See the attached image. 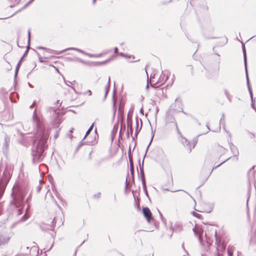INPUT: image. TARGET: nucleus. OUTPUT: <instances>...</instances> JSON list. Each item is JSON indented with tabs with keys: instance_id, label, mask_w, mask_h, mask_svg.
<instances>
[{
	"instance_id": "31",
	"label": "nucleus",
	"mask_w": 256,
	"mask_h": 256,
	"mask_svg": "<svg viewBox=\"0 0 256 256\" xmlns=\"http://www.w3.org/2000/svg\"><path fill=\"white\" fill-rule=\"evenodd\" d=\"M34 0H30L22 8V10L25 8L26 7H27Z\"/></svg>"
},
{
	"instance_id": "43",
	"label": "nucleus",
	"mask_w": 256,
	"mask_h": 256,
	"mask_svg": "<svg viewBox=\"0 0 256 256\" xmlns=\"http://www.w3.org/2000/svg\"><path fill=\"white\" fill-rule=\"evenodd\" d=\"M9 240V238H4V242H2L3 244L5 243V242H7L8 241V240Z\"/></svg>"
},
{
	"instance_id": "40",
	"label": "nucleus",
	"mask_w": 256,
	"mask_h": 256,
	"mask_svg": "<svg viewBox=\"0 0 256 256\" xmlns=\"http://www.w3.org/2000/svg\"><path fill=\"white\" fill-rule=\"evenodd\" d=\"M36 105V101H34L33 104L30 106V108H32L35 106Z\"/></svg>"
},
{
	"instance_id": "35",
	"label": "nucleus",
	"mask_w": 256,
	"mask_h": 256,
	"mask_svg": "<svg viewBox=\"0 0 256 256\" xmlns=\"http://www.w3.org/2000/svg\"><path fill=\"white\" fill-rule=\"evenodd\" d=\"M28 45H30V30L28 32Z\"/></svg>"
},
{
	"instance_id": "33",
	"label": "nucleus",
	"mask_w": 256,
	"mask_h": 256,
	"mask_svg": "<svg viewBox=\"0 0 256 256\" xmlns=\"http://www.w3.org/2000/svg\"><path fill=\"white\" fill-rule=\"evenodd\" d=\"M105 160V158H102L100 159L98 161V164H100L101 163H102L103 162H104Z\"/></svg>"
},
{
	"instance_id": "59",
	"label": "nucleus",
	"mask_w": 256,
	"mask_h": 256,
	"mask_svg": "<svg viewBox=\"0 0 256 256\" xmlns=\"http://www.w3.org/2000/svg\"><path fill=\"white\" fill-rule=\"evenodd\" d=\"M56 104H60V100H58L56 101Z\"/></svg>"
},
{
	"instance_id": "12",
	"label": "nucleus",
	"mask_w": 256,
	"mask_h": 256,
	"mask_svg": "<svg viewBox=\"0 0 256 256\" xmlns=\"http://www.w3.org/2000/svg\"><path fill=\"white\" fill-rule=\"evenodd\" d=\"M229 146L230 150L232 154H233V156H238L239 154V152L237 147L234 145L233 144H232V142L229 143Z\"/></svg>"
},
{
	"instance_id": "16",
	"label": "nucleus",
	"mask_w": 256,
	"mask_h": 256,
	"mask_svg": "<svg viewBox=\"0 0 256 256\" xmlns=\"http://www.w3.org/2000/svg\"><path fill=\"white\" fill-rule=\"evenodd\" d=\"M218 151L220 153L221 155L225 154L226 151V150L220 146H218L217 148Z\"/></svg>"
},
{
	"instance_id": "7",
	"label": "nucleus",
	"mask_w": 256,
	"mask_h": 256,
	"mask_svg": "<svg viewBox=\"0 0 256 256\" xmlns=\"http://www.w3.org/2000/svg\"><path fill=\"white\" fill-rule=\"evenodd\" d=\"M142 213L147 220L150 222L152 219V212L147 207H144L142 208Z\"/></svg>"
},
{
	"instance_id": "15",
	"label": "nucleus",
	"mask_w": 256,
	"mask_h": 256,
	"mask_svg": "<svg viewBox=\"0 0 256 256\" xmlns=\"http://www.w3.org/2000/svg\"><path fill=\"white\" fill-rule=\"evenodd\" d=\"M129 160L130 163V170L131 174L132 176V178H134V168L133 166V163H132V158L131 156L129 155Z\"/></svg>"
},
{
	"instance_id": "46",
	"label": "nucleus",
	"mask_w": 256,
	"mask_h": 256,
	"mask_svg": "<svg viewBox=\"0 0 256 256\" xmlns=\"http://www.w3.org/2000/svg\"><path fill=\"white\" fill-rule=\"evenodd\" d=\"M38 56L39 58V60L40 62H42V58L40 56V54L38 53Z\"/></svg>"
},
{
	"instance_id": "2",
	"label": "nucleus",
	"mask_w": 256,
	"mask_h": 256,
	"mask_svg": "<svg viewBox=\"0 0 256 256\" xmlns=\"http://www.w3.org/2000/svg\"><path fill=\"white\" fill-rule=\"evenodd\" d=\"M168 74L170 75V73H168V72L167 74H166L162 72V73L158 80L156 78V74H154L153 76L151 75L150 76V82L151 86L154 88H158L161 85L164 84L168 78Z\"/></svg>"
},
{
	"instance_id": "63",
	"label": "nucleus",
	"mask_w": 256,
	"mask_h": 256,
	"mask_svg": "<svg viewBox=\"0 0 256 256\" xmlns=\"http://www.w3.org/2000/svg\"><path fill=\"white\" fill-rule=\"evenodd\" d=\"M66 84L68 86H70H70H70V84H67V83H66Z\"/></svg>"
},
{
	"instance_id": "64",
	"label": "nucleus",
	"mask_w": 256,
	"mask_h": 256,
	"mask_svg": "<svg viewBox=\"0 0 256 256\" xmlns=\"http://www.w3.org/2000/svg\"><path fill=\"white\" fill-rule=\"evenodd\" d=\"M218 256H221V255L220 254H219L218 253Z\"/></svg>"
},
{
	"instance_id": "42",
	"label": "nucleus",
	"mask_w": 256,
	"mask_h": 256,
	"mask_svg": "<svg viewBox=\"0 0 256 256\" xmlns=\"http://www.w3.org/2000/svg\"><path fill=\"white\" fill-rule=\"evenodd\" d=\"M118 55L120 56H124V57H126L127 56L126 54H124V53H122V52L119 53Z\"/></svg>"
},
{
	"instance_id": "45",
	"label": "nucleus",
	"mask_w": 256,
	"mask_h": 256,
	"mask_svg": "<svg viewBox=\"0 0 256 256\" xmlns=\"http://www.w3.org/2000/svg\"><path fill=\"white\" fill-rule=\"evenodd\" d=\"M114 51L115 54H117L118 52V48L117 47L114 48Z\"/></svg>"
},
{
	"instance_id": "34",
	"label": "nucleus",
	"mask_w": 256,
	"mask_h": 256,
	"mask_svg": "<svg viewBox=\"0 0 256 256\" xmlns=\"http://www.w3.org/2000/svg\"><path fill=\"white\" fill-rule=\"evenodd\" d=\"M29 48H30V45L28 44V46H27V48L26 50L24 52V54L23 56L22 57V58L27 54V53L28 52V50H29Z\"/></svg>"
},
{
	"instance_id": "25",
	"label": "nucleus",
	"mask_w": 256,
	"mask_h": 256,
	"mask_svg": "<svg viewBox=\"0 0 256 256\" xmlns=\"http://www.w3.org/2000/svg\"><path fill=\"white\" fill-rule=\"evenodd\" d=\"M22 60V58H21L20 61L19 62L18 64L17 65V66H16V72H15V76H17L18 70V67H19V66L20 65V64Z\"/></svg>"
},
{
	"instance_id": "26",
	"label": "nucleus",
	"mask_w": 256,
	"mask_h": 256,
	"mask_svg": "<svg viewBox=\"0 0 256 256\" xmlns=\"http://www.w3.org/2000/svg\"><path fill=\"white\" fill-rule=\"evenodd\" d=\"M192 214L194 216L200 219L202 218V216L200 214H199L197 212H192Z\"/></svg>"
},
{
	"instance_id": "9",
	"label": "nucleus",
	"mask_w": 256,
	"mask_h": 256,
	"mask_svg": "<svg viewBox=\"0 0 256 256\" xmlns=\"http://www.w3.org/2000/svg\"><path fill=\"white\" fill-rule=\"evenodd\" d=\"M144 158L142 166L140 165V163L139 164V165L140 166V176L141 180H142V187H145V184H146V181H145V178H144V169H143V164H144Z\"/></svg>"
},
{
	"instance_id": "51",
	"label": "nucleus",
	"mask_w": 256,
	"mask_h": 256,
	"mask_svg": "<svg viewBox=\"0 0 256 256\" xmlns=\"http://www.w3.org/2000/svg\"><path fill=\"white\" fill-rule=\"evenodd\" d=\"M136 207L138 209H140V204L139 202H138V203H136Z\"/></svg>"
},
{
	"instance_id": "41",
	"label": "nucleus",
	"mask_w": 256,
	"mask_h": 256,
	"mask_svg": "<svg viewBox=\"0 0 256 256\" xmlns=\"http://www.w3.org/2000/svg\"><path fill=\"white\" fill-rule=\"evenodd\" d=\"M205 237H206V242H208V234L206 232L205 233Z\"/></svg>"
},
{
	"instance_id": "29",
	"label": "nucleus",
	"mask_w": 256,
	"mask_h": 256,
	"mask_svg": "<svg viewBox=\"0 0 256 256\" xmlns=\"http://www.w3.org/2000/svg\"><path fill=\"white\" fill-rule=\"evenodd\" d=\"M56 222V219L54 218L52 222H51V224L50 225V226L51 227V228H50L51 230H52V228L54 227L55 225V223Z\"/></svg>"
},
{
	"instance_id": "11",
	"label": "nucleus",
	"mask_w": 256,
	"mask_h": 256,
	"mask_svg": "<svg viewBox=\"0 0 256 256\" xmlns=\"http://www.w3.org/2000/svg\"><path fill=\"white\" fill-rule=\"evenodd\" d=\"M36 48L38 49H42V50H46V51L50 54H62V52H64V51H63V50H61V51H56V50H54L47 48L42 47V46H38Z\"/></svg>"
},
{
	"instance_id": "1",
	"label": "nucleus",
	"mask_w": 256,
	"mask_h": 256,
	"mask_svg": "<svg viewBox=\"0 0 256 256\" xmlns=\"http://www.w3.org/2000/svg\"><path fill=\"white\" fill-rule=\"evenodd\" d=\"M34 110L33 114L34 122L36 126V139L34 140L32 152V162L34 164L41 162L44 156V151L46 147V144L48 137V131L41 123L40 118L36 116Z\"/></svg>"
},
{
	"instance_id": "17",
	"label": "nucleus",
	"mask_w": 256,
	"mask_h": 256,
	"mask_svg": "<svg viewBox=\"0 0 256 256\" xmlns=\"http://www.w3.org/2000/svg\"><path fill=\"white\" fill-rule=\"evenodd\" d=\"M68 50H76V52H80L82 54H85V52L84 51H83L82 50H80V49H78V48H66L65 50H64L63 51H64V52H66Z\"/></svg>"
},
{
	"instance_id": "57",
	"label": "nucleus",
	"mask_w": 256,
	"mask_h": 256,
	"mask_svg": "<svg viewBox=\"0 0 256 256\" xmlns=\"http://www.w3.org/2000/svg\"><path fill=\"white\" fill-rule=\"evenodd\" d=\"M40 182V184H43V183H44V182H43V180H40V182Z\"/></svg>"
},
{
	"instance_id": "50",
	"label": "nucleus",
	"mask_w": 256,
	"mask_h": 256,
	"mask_svg": "<svg viewBox=\"0 0 256 256\" xmlns=\"http://www.w3.org/2000/svg\"><path fill=\"white\" fill-rule=\"evenodd\" d=\"M94 196H96V197H98V198H100V192H99V193H98L96 195H95Z\"/></svg>"
},
{
	"instance_id": "23",
	"label": "nucleus",
	"mask_w": 256,
	"mask_h": 256,
	"mask_svg": "<svg viewBox=\"0 0 256 256\" xmlns=\"http://www.w3.org/2000/svg\"><path fill=\"white\" fill-rule=\"evenodd\" d=\"M94 124L93 123L91 126H90L89 128L88 129V130L86 131V134L84 136V138H86V136L90 134V132L92 131V130L93 128V127H94Z\"/></svg>"
},
{
	"instance_id": "18",
	"label": "nucleus",
	"mask_w": 256,
	"mask_h": 256,
	"mask_svg": "<svg viewBox=\"0 0 256 256\" xmlns=\"http://www.w3.org/2000/svg\"><path fill=\"white\" fill-rule=\"evenodd\" d=\"M250 243L252 244H256V230H255L251 238Z\"/></svg>"
},
{
	"instance_id": "52",
	"label": "nucleus",
	"mask_w": 256,
	"mask_h": 256,
	"mask_svg": "<svg viewBox=\"0 0 256 256\" xmlns=\"http://www.w3.org/2000/svg\"><path fill=\"white\" fill-rule=\"evenodd\" d=\"M173 78L172 79V82L170 84H168L166 86H171L173 82Z\"/></svg>"
},
{
	"instance_id": "47",
	"label": "nucleus",
	"mask_w": 256,
	"mask_h": 256,
	"mask_svg": "<svg viewBox=\"0 0 256 256\" xmlns=\"http://www.w3.org/2000/svg\"><path fill=\"white\" fill-rule=\"evenodd\" d=\"M71 88L74 90V93L78 94L77 92L76 91V89L73 86H70Z\"/></svg>"
},
{
	"instance_id": "27",
	"label": "nucleus",
	"mask_w": 256,
	"mask_h": 256,
	"mask_svg": "<svg viewBox=\"0 0 256 256\" xmlns=\"http://www.w3.org/2000/svg\"><path fill=\"white\" fill-rule=\"evenodd\" d=\"M81 94H82L84 96H85L86 94H88V96H91L92 95V92L90 90H88L87 91L85 92H82L80 93Z\"/></svg>"
},
{
	"instance_id": "14",
	"label": "nucleus",
	"mask_w": 256,
	"mask_h": 256,
	"mask_svg": "<svg viewBox=\"0 0 256 256\" xmlns=\"http://www.w3.org/2000/svg\"><path fill=\"white\" fill-rule=\"evenodd\" d=\"M223 124V128L224 129V130L227 132V133H228L229 134H230H230L226 130V128H225V124H224V114H222V117L220 119V124ZM220 130V126H219L218 128V130Z\"/></svg>"
},
{
	"instance_id": "53",
	"label": "nucleus",
	"mask_w": 256,
	"mask_h": 256,
	"mask_svg": "<svg viewBox=\"0 0 256 256\" xmlns=\"http://www.w3.org/2000/svg\"><path fill=\"white\" fill-rule=\"evenodd\" d=\"M108 94H107L106 92H105L104 96V99H106V98Z\"/></svg>"
},
{
	"instance_id": "19",
	"label": "nucleus",
	"mask_w": 256,
	"mask_h": 256,
	"mask_svg": "<svg viewBox=\"0 0 256 256\" xmlns=\"http://www.w3.org/2000/svg\"><path fill=\"white\" fill-rule=\"evenodd\" d=\"M224 94L226 97L227 99L228 100L229 102H231L232 100V98L230 94L228 92V90L226 89L224 90Z\"/></svg>"
},
{
	"instance_id": "48",
	"label": "nucleus",
	"mask_w": 256,
	"mask_h": 256,
	"mask_svg": "<svg viewBox=\"0 0 256 256\" xmlns=\"http://www.w3.org/2000/svg\"><path fill=\"white\" fill-rule=\"evenodd\" d=\"M175 102H178V103H180V104H181V102H180V100H178V98H176V99L175 100Z\"/></svg>"
},
{
	"instance_id": "22",
	"label": "nucleus",
	"mask_w": 256,
	"mask_h": 256,
	"mask_svg": "<svg viewBox=\"0 0 256 256\" xmlns=\"http://www.w3.org/2000/svg\"><path fill=\"white\" fill-rule=\"evenodd\" d=\"M110 77L109 76L108 83L106 85V88H105V92H106L107 94L108 93V92L110 90Z\"/></svg>"
},
{
	"instance_id": "54",
	"label": "nucleus",
	"mask_w": 256,
	"mask_h": 256,
	"mask_svg": "<svg viewBox=\"0 0 256 256\" xmlns=\"http://www.w3.org/2000/svg\"><path fill=\"white\" fill-rule=\"evenodd\" d=\"M206 128H208V130H210V128H209V126H208V124H206Z\"/></svg>"
},
{
	"instance_id": "61",
	"label": "nucleus",
	"mask_w": 256,
	"mask_h": 256,
	"mask_svg": "<svg viewBox=\"0 0 256 256\" xmlns=\"http://www.w3.org/2000/svg\"><path fill=\"white\" fill-rule=\"evenodd\" d=\"M255 137V134H252V138H254Z\"/></svg>"
},
{
	"instance_id": "56",
	"label": "nucleus",
	"mask_w": 256,
	"mask_h": 256,
	"mask_svg": "<svg viewBox=\"0 0 256 256\" xmlns=\"http://www.w3.org/2000/svg\"><path fill=\"white\" fill-rule=\"evenodd\" d=\"M116 112V110L114 108V116H115Z\"/></svg>"
},
{
	"instance_id": "38",
	"label": "nucleus",
	"mask_w": 256,
	"mask_h": 256,
	"mask_svg": "<svg viewBox=\"0 0 256 256\" xmlns=\"http://www.w3.org/2000/svg\"><path fill=\"white\" fill-rule=\"evenodd\" d=\"M85 54L86 56H88L90 58H92V57H93V56H95L94 54H88V53H87V52H85V54Z\"/></svg>"
},
{
	"instance_id": "60",
	"label": "nucleus",
	"mask_w": 256,
	"mask_h": 256,
	"mask_svg": "<svg viewBox=\"0 0 256 256\" xmlns=\"http://www.w3.org/2000/svg\"><path fill=\"white\" fill-rule=\"evenodd\" d=\"M91 153L90 154V155H89V158L90 159L92 158L91 157Z\"/></svg>"
},
{
	"instance_id": "3",
	"label": "nucleus",
	"mask_w": 256,
	"mask_h": 256,
	"mask_svg": "<svg viewBox=\"0 0 256 256\" xmlns=\"http://www.w3.org/2000/svg\"><path fill=\"white\" fill-rule=\"evenodd\" d=\"M11 176L12 174L10 169L8 167H6L2 178H0V197L2 196L5 188L10 180Z\"/></svg>"
},
{
	"instance_id": "58",
	"label": "nucleus",
	"mask_w": 256,
	"mask_h": 256,
	"mask_svg": "<svg viewBox=\"0 0 256 256\" xmlns=\"http://www.w3.org/2000/svg\"><path fill=\"white\" fill-rule=\"evenodd\" d=\"M96 2V0H92V3H93L94 4H95Z\"/></svg>"
},
{
	"instance_id": "4",
	"label": "nucleus",
	"mask_w": 256,
	"mask_h": 256,
	"mask_svg": "<svg viewBox=\"0 0 256 256\" xmlns=\"http://www.w3.org/2000/svg\"><path fill=\"white\" fill-rule=\"evenodd\" d=\"M173 119L174 121V125L176 127L178 133L180 136L182 138V144L184 145V146L188 149V152H190L192 151V150L194 148V146L197 142L196 140H193L192 142H191L188 141V140L186 138L183 137L182 136V134H181L179 129L178 128V126L176 122V120L174 118H173Z\"/></svg>"
},
{
	"instance_id": "10",
	"label": "nucleus",
	"mask_w": 256,
	"mask_h": 256,
	"mask_svg": "<svg viewBox=\"0 0 256 256\" xmlns=\"http://www.w3.org/2000/svg\"><path fill=\"white\" fill-rule=\"evenodd\" d=\"M10 142V138L6 134L4 136V142L3 144L2 150L4 152H6Z\"/></svg>"
},
{
	"instance_id": "55",
	"label": "nucleus",
	"mask_w": 256,
	"mask_h": 256,
	"mask_svg": "<svg viewBox=\"0 0 256 256\" xmlns=\"http://www.w3.org/2000/svg\"><path fill=\"white\" fill-rule=\"evenodd\" d=\"M79 61L82 63H84V62L82 60H80Z\"/></svg>"
},
{
	"instance_id": "36",
	"label": "nucleus",
	"mask_w": 256,
	"mask_h": 256,
	"mask_svg": "<svg viewBox=\"0 0 256 256\" xmlns=\"http://www.w3.org/2000/svg\"><path fill=\"white\" fill-rule=\"evenodd\" d=\"M230 157L226 158L225 160L223 161L220 164H219L218 165L216 166L214 168H216L218 167L219 166H220L221 164H224V162H226V161H227L229 159H230Z\"/></svg>"
},
{
	"instance_id": "39",
	"label": "nucleus",
	"mask_w": 256,
	"mask_h": 256,
	"mask_svg": "<svg viewBox=\"0 0 256 256\" xmlns=\"http://www.w3.org/2000/svg\"><path fill=\"white\" fill-rule=\"evenodd\" d=\"M41 189H42V187L40 186H38L36 187V191H37V192H39L40 191Z\"/></svg>"
},
{
	"instance_id": "8",
	"label": "nucleus",
	"mask_w": 256,
	"mask_h": 256,
	"mask_svg": "<svg viewBox=\"0 0 256 256\" xmlns=\"http://www.w3.org/2000/svg\"><path fill=\"white\" fill-rule=\"evenodd\" d=\"M248 179L250 182H254L256 179V172L254 171V166L248 172Z\"/></svg>"
},
{
	"instance_id": "24",
	"label": "nucleus",
	"mask_w": 256,
	"mask_h": 256,
	"mask_svg": "<svg viewBox=\"0 0 256 256\" xmlns=\"http://www.w3.org/2000/svg\"><path fill=\"white\" fill-rule=\"evenodd\" d=\"M204 70H202V72H204V74H205L206 76L208 78H210V75L209 74V73L208 72V70H207L206 69V68L204 66Z\"/></svg>"
},
{
	"instance_id": "5",
	"label": "nucleus",
	"mask_w": 256,
	"mask_h": 256,
	"mask_svg": "<svg viewBox=\"0 0 256 256\" xmlns=\"http://www.w3.org/2000/svg\"><path fill=\"white\" fill-rule=\"evenodd\" d=\"M242 52H243V54H244V63L245 70H246V82H247L248 88V92H249V93H250V96L251 100H252L254 98L252 92V90L250 85L249 78H248V74L246 50L245 46L244 44H242Z\"/></svg>"
},
{
	"instance_id": "49",
	"label": "nucleus",
	"mask_w": 256,
	"mask_h": 256,
	"mask_svg": "<svg viewBox=\"0 0 256 256\" xmlns=\"http://www.w3.org/2000/svg\"><path fill=\"white\" fill-rule=\"evenodd\" d=\"M130 132L131 134H132V132H133L132 127V126L130 127Z\"/></svg>"
},
{
	"instance_id": "13",
	"label": "nucleus",
	"mask_w": 256,
	"mask_h": 256,
	"mask_svg": "<svg viewBox=\"0 0 256 256\" xmlns=\"http://www.w3.org/2000/svg\"><path fill=\"white\" fill-rule=\"evenodd\" d=\"M136 131H135V136L136 137L140 131L141 128L142 126V121L141 120H140V128H138L139 122H138V118H137V117L136 118Z\"/></svg>"
},
{
	"instance_id": "37",
	"label": "nucleus",
	"mask_w": 256,
	"mask_h": 256,
	"mask_svg": "<svg viewBox=\"0 0 256 256\" xmlns=\"http://www.w3.org/2000/svg\"><path fill=\"white\" fill-rule=\"evenodd\" d=\"M154 135L153 134V135L152 136V138H151L150 141V142L149 144H148V146H147L146 150V152H147L148 150V147L150 146V144H151V142H152V139H153V138H154Z\"/></svg>"
},
{
	"instance_id": "28",
	"label": "nucleus",
	"mask_w": 256,
	"mask_h": 256,
	"mask_svg": "<svg viewBox=\"0 0 256 256\" xmlns=\"http://www.w3.org/2000/svg\"><path fill=\"white\" fill-rule=\"evenodd\" d=\"M251 102H252V104H251L253 108V109L255 110V111L256 112V107L254 106V102H255L254 99L253 98L252 100H251Z\"/></svg>"
},
{
	"instance_id": "21",
	"label": "nucleus",
	"mask_w": 256,
	"mask_h": 256,
	"mask_svg": "<svg viewBox=\"0 0 256 256\" xmlns=\"http://www.w3.org/2000/svg\"><path fill=\"white\" fill-rule=\"evenodd\" d=\"M182 250H183V252L182 254V256H188V252L186 250L185 248H184V244H182Z\"/></svg>"
},
{
	"instance_id": "62",
	"label": "nucleus",
	"mask_w": 256,
	"mask_h": 256,
	"mask_svg": "<svg viewBox=\"0 0 256 256\" xmlns=\"http://www.w3.org/2000/svg\"><path fill=\"white\" fill-rule=\"evenodd\" d=\"M184 114H187L186 112H184L182 110V111Z\"/></svg>"
},
{
	"instance_id": "6",
	"label": "nucleus",
	"mask_w": 256,
	"mask_h": 256,
	"mask_svg": "<svg viewBox=\"0 0 256 256\" xmlns=\"http://www.w3.org/2000/svg\"><path fill=\"white\" fill-rule=\"evenodd\" d=\"M194 234L198 238L200 242H202V235L203 234V230L198 226L196 225L192 229Z\"/></svg>"
},
{
	"instance_id": "20",
	"label": "nucleus",
	"mask_w": 256,
	"mask_h": 256,
	"mask_svg": "<svg viewBox=\"0 0 256 256\" xmlns=\"http://www.w3.org/2000/svg\"><path fill=\"white\" fill-rule=\"evenodd\" d=\"M127 125L128 128L132 126V120L128 114L127 116Z\"/></svg>"
},
{
	"instance_id": "32",
	"label": "nucleus",
	"mask_w": 256,
	"mask_h": 256,
	"mask_svg": "<svg viewBox=\"0 0 256 256\" xmlns=\"http://www.w3.org/2000/svg\"><path fill=\"white\" fill-rule=\"evenodd\" d=\"M212 232H214V237H215V238H216V242H217V240H218V238H217V233H216V230H214V229H212Z\"/></svg>"
},
{
	"instance_id": "30",
	"label": "nucleus",
	"mask_w": 256,
	"mask_h": 256,
	"mask_svg": "<svg viewBox=\"0 0 256 256\" xmlns=\"http://www.w3.org/2000/svg\"><path fill=\"white\" fill-rule=\"evenodd\" d=\"M146 195L148 197V194L146 190V184H145V187H142Z\"/></svg>"
},
{
	"instance_id": "44",
	"label": "nucleus",
	"mask_w": 256,
	"mask_h": 256,
	"mask_svg": "<svg viewBox=\"0 0 256 256\" xmlns=\"http://www.w3.org/2000/svg\"><path fill=\"white\" fill-rule=\"evenodd\" d=\"M228 254L229 256H232V252H231L230 250H229V248H228Z\"/></svg>"
}]
</instances>
